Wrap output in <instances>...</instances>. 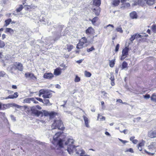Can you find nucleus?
<instances>
[{
    "instance_id": "obj_43",
    "label": "nucleus",
    "mask_w": 156,
    "mask_h": 156,
    "mask_svg": "<svg viewBox=\"0 0 156 156\" xmlns=\"http://www.w3.org/2000/svg\"><path fill=\"white\" fill-rule=\"evenodd\" d=\"M23 7L22 5H20L19 8L16 9V11L17 12H19L21 11L23 9Z\"/></svg>"
},
{
    "instance_id": "obj_3",
    "label": "nucleus",
    "mask_w": 156,
    "mask_h": 156,
    "mask_svg": "<svg viewBox=\"0 0 156 156\" xmlns=\"http://www.w3.org/2000/svg\"><path fill=\"white\" fill-rule=\"evenodd\" d=\"M62 132H59L56 133L55 136L53 137V139L54 140L57 141L58 140L57 142V144L59 145L60 148H62L63 147V140L61 139H59V137L60 136V135Z\"/></svg>"
},
{
    "instance_id": "obj_19",
    "label": "nucleus",
    "mask_w": 156,
    "mask_h": 156,
    "mask_svg": "<svg viewBox=\"0 0 156 156\" xmlns=\"http://www.w3.org/2000/svg\"><path fill=\"white\" fill-rule=\"evenodd\" d=\"M25 76L27 78H30L32 79L34 77L33 74L29 73H25Z\"/></svg>"
},
{
    "instance_id": "obj_18",
    "label": "nucleus",
    "mask_w": 156,
    "mask_h": 156,
    "mask_svg": "<svg viewBox=\"0 0 156 156\" xmlns=\"http://www.w3.org/2000/svg\"><path fill=\"white\" fill-rule=\"evenodd\" d=\"M101 4V0H94L93 4L94 5L98 7Z\"/></svg>"
},
{
    "instance_id": "obj_62",
    "label": "nucleus",
    "mask_w": 156,
    "mask_h": 156,
    "mask_svg": "<svg viewBox=\"0 0 156 156\" xmlns=\"http://www.w3.org/2000/svg\"><path fill=\"white\" fill-rule=\"evenodd\" d=\"M110 79L111 80V81H114V78L113 76H111Z\"/></svg>"
},
{
    "instance_id": "obj_42",
    "label": "nucleus",
    "mask_w": 156,
    "mask_h": 156,
    "mask_svg": "<svg viewBox=\"0 0 156 156\" xmlns=\"http://www.w3.org/2000/svg\"><path fill=\"white\" fill-rule=\"evenodd\" d=\"M151 29L153 31L154 33L156 32V25H153L151 26Z\"/></svg>"
},
{
    "instance_id": "obj_52",
    "label": "nucleus",
    "mask_w": 156,
    "mask_h": 156,
    "mask_svg": "<svg viewBox=\"0 0 156 156\" xmlns=\"http://www.w3.org/2000/svg\"><path fill=\"white\" fill-rule=\"evenodd\" d=\"M142 0H139L138 1V3L137 2H134L132 4L133 5H136L137 4H139V3Z\"/></svg>"
},
{
    "instance_id": "obj_47",
    "label": "nucleus",
    "mask_w": 156,
    "mask_h": 156,
    "mask_svg": "<svg viewBox=\"0 0 156 156\" xmlns=\"http://www.w3.org/2000/svg\"><path fill=\"white\" fill-rule=\"evenodd\" d=\"M94 50V48L93 47H92L90 48L87 49V51L88 52H90V51H92Z\"/></svg>"
},
{
    "instance_id": "obj_6",
    "label": "nucleus",
    "mask_w": 156,
    "mask_h": 156,
    "mask_svg": "<svg viewBox=\"0 0 156 156\" xmlns=\"http://www.w3.org/2000/svg\"><path fill=\"white\" fill-rule=\"evenodd\" d=\"M129 48L128 47H126L124 48L122 51V55L120 58L121 60H123L128 55Z\"/></svg>"
},
{
    "instance_id": "obj_5",
    "label": "nucleus",
    "mask_w": 156,
    "mask_h": 156,
    "mask_svg": "<svg viewBox=\"0 0 156 156\" xmlns=\"http://www.w3.org/2000/svg\"><path fill=\"white\" fill-rule=\"evenodd\" d=\"M41 109V108L40 106L37 105L35 106H33L31 108L32 113L34 114L35 115L38 116L41 113L40 111H38L36 109L40 110Z\"/></svg>"
},
{
    "instance_id": "obj_7",
    "label": "nucleus",
    "mask_w": 156,
    "mask_h": 156,
    "mask_svg": "<svg viewBox=\"0 0 156 156\" xmlns=\"http://www.w3.org/2000/svg\"><path fill=\"white\" fill-rule=\"evenodd\" d=\"M76 154H78L80 156H83L85 154V151L81 148L76 149L75 151Z\"/></svg>"
},
{
    "instance_id": "obj_33",
    "label": "nucleus",
    "mask_w": 156,
    "mask_h": 156,
    "mask_svg": "<svg viewBox=\"0 0 156 156\" xmlns=\"http://www.w3.org/2000/svg\"><path fill=\"white\" fill-rule=\"evenodd\" d=\"M12 20L11 19H9L5 21V26H8L10 23L11 22Z\"/></svg>"
},
{
    "instance_id": "obj_32",
    "label": "nucleus",
    "mask_w": 156,
    "mask_h": 156,
    "mask_svg": "<svg viewBox=\"0 0 156 156\" xmlns=\"http://www.w3.org/2000/svg\"><path fill=\"white\" fill-rule=\"evenodd\" d=\"M57 114V113L54 112H49V117L50 118H53Z\"/></svg>"
},
{
    "instance_id": "obj_50",
    "label": "nucleus",
    "mask_w": 156,
    "mask_h": 156,
    "mask_svg": "<svg viewBox=\"0 0 156 156\" xmlns=\"http://www.w3.org/2000/svg\"><path fill=\"white\" fill-rule=\"evenodd\" d=\"M126 152H130L131 153H133V151L132 148H130L126 150Z\"/></svg>"
},
{
    "instance_id": "obj_2",
    "label": "nucleus",
    "mask_w": 156,
    "mask_h": 156,
    "mask_svg": "<svg viewBox=\"0 0 156 156\" xmlns=\"http://www.w3.org/2000/svg\"><path fill=\"white\" fill-rule=\"evenodd\" d=\"M74 142V140L73 139H69L65 142V144L68 146L67 151L70 154L73 153V149H74L75 146L73 144Z\"/></svg>"
},
{
    "instance_id": "obj_63",
    "label": "nucleus",
    "mask_w": 156,
    "mask_h": 156,
    "mask_svg": "<svg viewBox=\"0 0 156 156\" xmlns=\"http://www.w3.org/2000/svg\"><path fill=\"white\" fill-rule=\"evenodd\" d=\"M116 101L117 102H118L120 103H122V100L120 99H118Z\"/></svg>"
},
{
    "instance_id": "obj_29",
    "label": "nucleus",
    "mask_w": 156,
    "mask_h": 156,
    "mask_svg": "<svg viewBox=\"0 0 156 156\" xmlns=\"http://www.w3.org/2000/svg\"><path fill=\"white\" fill-rule=\"evenodd\" d=\"M73 45H72L68 44L67 45V49L68 51H70L73 48Z\"/></svg>"
},
{
    "instance_id": "obj_35",
    "label": "nucleus",
    "mask_w": 156,
    "mask_h": 156,
    "mask_svg": "<svg viewBox=\"0 0 156 156\" xmlns=\"http://www.w3.org/2000/svg\"><path fill=\"white\" fill-rule=\"evenodd\" d=\"M80 80V78L78 76L76 75L74 81L75 82H79Z\"/></svg>"
},
{
    "instance_id": "obj_31",
    "label": "nucleus",
    "mask_w": 156,
    "mask_h": 156,
    "mask_svg": "<svg viewBox=\"0 0 156 156\" xmlns=\"http://www.w3.org/2000/svg\"><path fill=\"white\" fill-rule=\"evenodd\" d=\"M115 59L112 60H109V66L111 67H114L115 64Z\"/></svg>"
},
{
    "instance_id": "obj_21",
    "label": "nucleus",
    "mask_w": 156,
    "mask_h": 156,
    "mask_svg": "<svg viewBox=\"0 0 156 156\" xmlns=\"http://www.w3.org/2000/svg\"><path fill=\"white\" fill-rule=\"evenodd\" d=\"M148 147L149 149H156V142H154L152 143Z\"/></svg>"
},
{
    "instance_id": "obj_61",
    "label": "nucleus",
    "mask_w": 156,
    "mask_h": 156,
    "mask_svg": "<svg viewBox=\"0 0 156 156\" xmlns=\"http://www.w3.org/2000/svg\"><path fill=\"white\" fill-rule=\"evenodd\" d=\"M83 61V59H80V60H77L76 62L78 63H79V64H80V63H81Z\"/></svg>"
},
{
    "instance_id": "obj_36",
    "label": "nucleus",
    "mask_w": 156,
    "mask_h": 156,
    "mask_svg": "<svg viewBox=\"0 0 156 156\" xmlns=\"http://www.w3.org/2000/svg\"><path fill=\"white\" fill-rule=\"evenodd\" d=\"M99 118L100 120H105V117L104 116H102L100 115L99 114H98V117L97 120H98V119Z\"/></svg>"
},
{
    "instance_id": "obj_22",
    "label": "nucleus",
    "mask_w": 156,
    "mask_h": 156,
    "mask_svg": "<svg viewBox=\"0 0 156 156\" xmlns=\"http://www.w3.org/2000/svg\"><path fill=\"white\" fill-rule=\"evenodd\" d=\"M83 118L86 126L87 127H89V125H88V119L86 116L84 115L83 116Z\"/></svg>"
},
{
    "instance_id": "obj_25",
    "label": "nucleus",
    "mask_w": 156,
    "mask_h": 156,
    "mask_svg": "<svg viewBox=\"0 0 156 156\" xmlns=\"http://www.w3.org/2000/svg\"><path fill=\"white\" fill-rule=\"evenodd\" d=\"M119 0H114L112 2V5L114 6L118 5L119 3Z\"/></svg>"
},
{
    "instance_id": "obj_53",
    "label": "nucleus",
    "mask_w": 156,
    "mask_h": 156,
    "mask_svg": "<svg viewBox=\"0 0 156 156\" xmlns=\"http://www.w3.org/2000/svg\"><path fill=\"white\" fill-rule=\"evenodd\" d=\"M35 99L41 102H42L43 103V101L42 99L39 98H35Z\"/></svg>"
},
{
    "instance_id": "obj_55",
    "label": "nucleus",
    "mask_w": 156,
    "mask_h": 156,
    "mask_svg": "<svg viewBox=\"0 0 156 156\" xmlns=\"http://www.w3.org/2000/svg\"><path fill=\"white\" fill-rule=\"evenodd\" d=\"M10 117L11 118V119L13 121H16V118L14 117L13 115H10Z\"/></svg>"
},
{
    "instance_id": "obj_30",
    "label": "nucleus",
    "mask_w": 156,
    "mask_h": 156,
    "mask_svg": "<svg viewBox=\"0 0 156 156\" xmlns=\"http://www.w3.org/2000/svg\"><path fill=\"white\" fill-rule=\"evenodd\" d=\"M147 2V3L149 5H153L154 2V0H145Z\"/></svg>"
},
{
    "instance_id": "obj_45",
    "label": "nucleus",
    "mask_w": 156,
    "mask_h": 156,
    "mask_svg": "<svg viewBox=\"0 0 156 156\" xmlns=\"http://www.w3.org/2000/svg\"><path fill=\"white\" fill-rule=\"evenodd\" d=\"M145 143V141L144 140H142L141 142L140 143L138 144V146L140 147H142L144 146Z\"/></svg>"
},
{
    "instance_id": "obj_23",
    "label": "nucleus",
    "mask_w": 156,
    "mask_h": 156,
    "mask_svg": "<svg viewBox=\"0 0 156 156\" xmlns=\"http://www.w3.org/2000/svg\"><path fill=\"white\" fill-rule=\"evenodd\" d=\"M101 93L103 94V96L102 97L104 99H107L108 98V94L105 91L101 92Z\"/></svg>"
},
{
    "instance_id": "obj_54",
    "label": "nucleus",
    "mask_w": 156,
    "mask_h": 156,
    "mask_svg": "<svg viewBox=\"0 0 156 156\" xmlns=\"http://www.w3.org/2000/svg\"><path fill=\"white\" fill-rule=\"evenodd\" d=\"M144 98L146 99H148L150 98V95L148 94H146L144 96Z\"/></svg>"
},
{
    "instance_id": "obj_14",
    "label": "nucleus",
    "mask_w": 156,
    "mask_h": 156,
    "mask_svg": "<svg viewBox=\"0 0 156 156\" xmlns=\"http://www.w3.org/2000/svg\"><path fill=\"white\" fill-rule=\"evenodd\" d=\"M92 11L96 16H98L99 15L100 12V9L99 7H98L96 8H94L93 9Z\"/></svg>"
},
{
    "instance_id": "obj_37",
    "label": "nucleus",
    "mask_w": 156,
    "mask_h": 156,
    "mask_svg": "<svg viewBox=\"0 0 156 156\" xmlns=\"http://www.w3.org/2000/svg\"><path fill=\"white\" fill-rule=\"evenodd\" d=\"M151 99L152 101L156 102V95L154 94L151 97Z\"/></svg>"
},
{
    "instance_id": "obj_12",
    "label": "nucleus",
    "mask_w": 156,
    "mask_h": 156,
    "mask_svg": "<svg viewBox=\"0 0 156 156\" xmlns=\"http://www.w3.org/2000/svg\"><path fill=\"white\" fill-rule=\"evenodd\" d=\"M61 30L62 28H60L59 30L55 33V41L57 40L61 36Z\"/></svg>"
},
{
    "instance_id": "obj_20",
    "label": "nucleus",
    "mask_w": 156,
    "mask_h": 156,
    "mask_svg": "<svg viewBox=\"0 0 156 156\" xmlns=\"http://www.w3.org/2000/svg\"><path fill=\"white\" fill-rule=\"evenodd\" d=\"M84 45L81 41H79L76 46V48L78 49H81L83 48Z\"/></svg>"
},
{
    "instance_id": "obj_41",
    "label": "nucleus",
    "mask_w": 156,
    "mask_h": 156,
    "mask_svg": "<svg viewBox=\"0 0 156 156\" xmlns=\"http://www.w3.org/2000/svg\"><path fill=\"white\" fill-rule=\"evenodd\" d=\"M5 44L4 42L0 40V48H2L4 47Z\"/></svg>"
},
{
    "instance_id": "obj_9",
    "label": "nucleus",
    "mask_w": 156,
    "mask_h": 156,
    "mask_svg": "<svg viewBox=\"0 0 156 156\" xmlns=\"http://www.w3.org/2000/svg\"><path fill=\"white\" fill-rule=\"evenodd\" d=\"M148 136L151 138H156V130H151L148 133Z\"/></svg>"
},
{
    "instance_id": "obj_60",
    "label": "nucleus",
    "mask_w": 156,
    "mask_h": 156,
    "mask_svg": "<svg viewBox=\"0 0 156 156\" xmlns=\"http://www.w3.org/2000/svg\"><path fill=\"white\" fill-rule=\"evenodd\" d=\"M135 138V136H132L130 137V140L132 142L134 140V139Z\"/></svg>"
},
{
    "instance_id": "obj_49",
    "label": "nucleus",
    "mask_w": 156,
    "mask_h": 156,
    "mask_svg": "<svg viewBox=\"0 0 156 156\" xmlns=\"http://www.w3.org/2000/svg\"><path fill=\"white\" fill-rule=\"evenodd\" d=\"M30 9H35L37 7V6L35 5L31 4L30 5Z\"/></svg>"
},
{
    "instance_id": "obj_57",
    "label": "nucleus",
    "mask_w": 156,
    "mask_h": 156,
    "mask_svg": "<svg viewBox=\"0 0 156 156\" xmlns=\"http://www.w3.org/2000/svg\"><path fill=\"white\" fill-rule=\"evenodd\" d=\"M127 129H124L123 131H120L121 133H124L125 134H126L127 133Z\"/></svg>"
},
{
    "instance_id": "obj_34",
    "label": "nucleus",
    "mask_w": 156,
    "mask_h": 156,
    "mask_svg": "<svg viewBox=\"0 0 156 156\" xmlns=\"http://www.w3.org/2000/svg\"><path fill=\"white\" fill-rule=\"evenodd\" d=\"M84 75L86 77H89L91 76V74L90 72L85 71L84 72Z\"/></svg>"
},
{
    "instance_id": "obj_16",
    "label": "nucleus",
    "mask_w": 156,
    "mask_h": 156,
    "mask_svg": "<svg viewBox=\"0 0 156 156\" xmlns=\"http://www.w3.org/2000/svg\"><path fill=\"white\" fill-rule=\"evenodd\" d=\"M61 69L59 68H56L54 70V74L55 75L58 76L61 74Z\"/></svg>"
},
{
    "instance_id": "obj_4",
    "label": "nucleus",
    "mask_w": 156,
    "mask_h": 156,
    "mask_svg": "<svg viewBox=\"0 0 156 156\" xmlns=\"http://www.w3.org/2000/svg\"><path fill=\"white\" fill-rule=\"evenodd\" d=\"M41 94H43L42 97L44 98H49L52 96V94L48 90L43 89L40 90Z\"/></svg>"
},
{
    "instance_id": "obj_39",
    "label": "nucleus",
    "mask_w": 156,
    "mask_h": 156,
    "mask_svg": "<svg viewBox=\"0 0 156 156\" xmlns=\"http://www.w3.org/2000/svg\"><path fill=\"white\" fill-rule=\"evenodd\" d=\"M6 32L12 33L13 32V30L11 28H7L6 29Z\"/></svg>"
},
{
    "instance_id": "obj_24",
    "label": "nucleus",
    "mask_w": 156,
    "mask_h": 156,
    "mask_svg": "<svg viewBox=\"0 0 156 156\" xmlns=\"http://www.w3.org/2000/svg\"><path fill=\"white\" fill-rule=\"evenodd\" d=\"M136 35L135 34L131 36V37L129 39L130 42H129V44L132 43L133 41L136 38Z\"/></svg>"
},
{
    "instance_id": "obj_17",
    "label": "nucleus",
    "mask_w": 156,
    "mask_h": 156,
    "mask_svg": "<svg viewBox=\"0 0 156 156\" xmlns=\"http://www.w3.org/2000/svg\"><path fill=\"white\" fill-rule=\"evenodd\" d=\"M130 16L132 19H136L137 18V15L136 12L133 11L130 13Z\"/></svg>"
},
{
    "instance_id": "obj_10",
    "label": "nucleus",
    "mask_w": 156,
    "mask_h": 156,
    "mask_svg": "<svg viewBox=\"0 0 156 156\" xmlns=\"http://www.w3.org/2000/svg\"><path fill=\"white\" fill-rule=\"evenodd\" d=\"M53 77V75L50 73H45L43 75V77L44 78L48 79H51Z\"/></svg>"
},
{
    "instance_id": "obj_48",
    "label": "nucleus",
    "mask_w": 156,
    "mask_h": 156,
    "mask_svg": "<svg viewBox=\"0 0 156 156\" xmlns=\"http://www.w3.org/2000/svg\"><path fill=\"white\" fill-rule=\"evenodd\" d=\"M4 121L5 123H7L8 125H9V121L6 117L4 118Z\"/></svg>"
},
{
    "instance_id": "obj_59",
    "label": "nucleus",
    "mask_w": 156,
    "mask_h": 156,
    "mask_svg": "<svg viewBox=\"0 0 156 156\" xmlns=\"http://www.w3.org/2000/svg\"><path fill=\"white\" fill-rule=\"evenodd\" d=\"M132 142L134 144H136L138 142V140H134Z\"/></svg>"
},
{
    "instance_id": "obj_1",
    "label": "nucleus",
    "mask_w": 156,
    "mask_h": 156,
    "mask_svg": "<svg viewBox=\"0 0 156 156\" xmlns=\"http://www.w3.org/2000/svg\"><path fill=\"white\" fill-rule=\"evenodd\" d=\"M52 129H58V130H63L65 127L63 126V123L60 120H55L51 126Z\"/></svg>"
},
{
    "instance_id": "obj_15",
    "label": "nucleus",
    "mask_w": 156,
    "mask_h": 156,
    "mask_svg": "<svg viewBox=\"0 0 156 156\" xmlns=\"http://www.w3.org/2000/svg\"><path fill=\"white\" fill-rule=\"evenodd\" d=\"M34 101V98H27L23 100V103H30L32 101Z\"/></svg>"
},
{
    "instance_id": "obj_44",
    "label": "nucleus",
    "mask_w": 156,
    "mask_h": 156,
    "mask_svg": "<svg viewBox=\"0 0 156 156\" xmlns=\"http://www.w3.org/2000/svg\"><path fill=\"white\" fill-rule=\"evenodd\" d=\"M136 35V38L138 39L139 38H142L144 37V34H135Z\"/></svg>"
},
{
    "instance_id": "obj_11",
    "label": "nucleus",
    "mask_w": 156,
    "mask_h": 156,
    "mask_svg": "<svg viewBox=\"0 0 156 156\" xmlns=\"http://www.w3.org/2000/svg\"><path fill=\"white\" fill-rule=\"evenodd\" d=\"M15 66L17 69L19 70L22 71L23 69V65L20 62H16Z\"/></svg>"
},
{
    "instance_id": "obj_26",
    "label": "nucleus",
    "mask_w": 156,
    "mask_h": 156,
    "mask_svg": "<svg viewBox=\"0 0 156 156\" xmlns=\"http://www.w3.org/2000/svg\"><path fill=\"white\" fill-rule=\"evenodd\" d=\"M80 41L83 43V44L84 45V46L86 47L87 46V44H86L87 43V39L86 37H83L82 38L81 40Z\"/></svg>"
},
{
    "instance_id": "obj_58",
    "label": "nucleus",
    "mask_w": 156,
    "mask_h": 156,
    "mask_svg": "<svg viewBox=\"0 0 156 156\" xmlns=\"http://www.w3.org/2000/svg\"><path fill=\"white\" fill-rule=\"evenodd\" d=\"M24 6L26 7V9H30V5H24Z\"/></svg>"
},
{
    "instance_id": "obj_38",
    "label": "nucleus",
    "mask_w": 156,
    "mask_h": 156,
    "mask_svg": "<svg viewBox=\"0 0 156 156\" xmlns=\"http://www.w3.org/2000/svg\"><path fill=\"white\" fill-rule=\"evenodd\" d=\"M98 20V18L97 17H95L94 18H93L91 21L92 22V23L93 24H94Z\"/></svg>"
},
{
    "instance_id": "obj_8",
    "label": "nucleus",
    "mask_w": 156,
    "mask_h": 156,
    "mask_svg": "<svg viewBox=\"0 0 156 156\" xmlns=\"http://www.w3.org/2000/svg\"><path fill=\"white\" fill-rule=\"evenodd\" d=\"M18 93L17 92H16L14 93L13 94H11L8 96L7 97H6L4 99H14L17 98L18 96ZM2 99H3L4 98H2Z\"/></svg>"
},
{
    "instance_id": "obj_51",
    "label": "nucleus",
    "mask_w": 156,
    "mask_h": 156,
    "mask_svg": "<svg viewBox=\"0 0 156 156\" xmlns=\"http://www.w3.org/2000/svg\"><path fill=\"white\" fill-rule=\"evenodd\" d=\"M119 47V44H117L115 48V51L116 52H117L118 51Z\"/></svg>"
},
{
    "instance_id": "obj_27",
    "label": "nucleus",
    "mask_w": 156,
    "mask_h": 156,
    "mask_svg": "<svg viewBox=\"0 0 156 156\" xmlns=\"http://www.w3.org/2000/svg\"><path fill=\"white\" fill-rule=\"evenodd\" d=\"M128 67L127 63L125 61H124L122 64V69L127 68Z\"/></svg>"
},
{
    "instance_id": "obj_64",
    "label": "nucleus",
    "mask_w": 156,
    "mask_h": 156,
    "mask_svg": "<svg viewBox=\"0 0 156 156\" xmlns=\"http://www.w3.org/2000/svg\"><path fill=\"white\" fill-rule=\"evenodd\" d=\"M1 115L4 118L6 117L5 116V113H2Z\"/></svg>"
},
{
    "instance_id": "obj_40",
    "label": "nucleus",
    "mask_w": 156,
    "mask_h": 156,
    "mask_svg": "<svg viewBox=\"0 0 156 156\" xmlns=\"http://www.w3.org/2000/svg\"><path fill=\"white\" fill-rule=\"evenodd\" d=\"M116 30L117 31L121 33H123V30H122V28L121 27H117L116 29Z\"/></svg>"
},
{
    "instance_id": "obj_46",
    "label": "nucleus",
    "mask_w": 156,
    "mask_h": 156,
    "mask_svg": "<svg viewBox=\"0 0 156 156\" xmlns=\"http://www.w3.org/2000/svg\"><path fill=\"white\" fill-rule=\"evenodd\" d=\"M5 74V73L3 71H0V77H3Z\"/></svg>"
},
{
    "instance_id": "obj_56",
    "label": "nucleus",
    "mask_w": 156,
    "mask_h": 156,
    "mask_svg": "<svg viewBox=\"0 0 156 156\" xmlns=\"http://www.w3.org/2000/svg\"><path fill=\"white\" fill-rule=\"evenodd\" d=\"M11 58V56L9 55H6L5 56V58L6 60H9Z\"/></svg>"
},
{
    "instance_id": "obj_13",
    "label": "nucleus",
    "mask_w": 156,
    "mask_h": 156,
    "mask_svg": "<svg viewBox=\"0 0 156 156\" xmlns=\"http://www.w3.org/2000/svg\"><path fill=\"white\" fill-rule=\"evenodd\" d=\"M87 34H93L94 33V30L91 27H89L86 32Z\"/></svg>"
},
{
    "instance_id": "obj_28",
    "label": "nucleus",
    "mask_w": 156,
    "mask_h": 156,
    "mask_svg": "<svg viewBox=\"0 0 156 156\" xmlns=\"http://www.w3.org/2000/svg\"><path fill=\"white\" fill-rule=\"evenodd\" d=\"M43 103L47 105H51L49 102V100L46 98H44Z\"/></svg>"
}]
</instances>
